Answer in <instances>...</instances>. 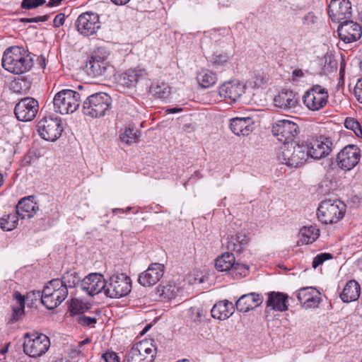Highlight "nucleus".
Segmentation results:
<instances>
[{
	"instance_id": "f257e3e1",
	"label": "nucleus",
	"mask_w": 362,
	"mask_h": 362,
	"mask_svg": "<svg viewBox=\"0 0 362 362\" xmlns=\"http://www.w3.org/2000/svg\"><path fill=\"white\" fill-rule=\"evenodd\" d=\"M2 66L7 71L14 74H21L28 71L33 66L31 57L20 47L7 48L2 57Z\"/></svg>"
},
{
	"instance_id": "f03ea898",
	"label": "nucleus",
	"mask_w": 362,
	"mask_h": 362,
	"mask_svg": "<svg viewBox=\"0 0 362 362\" xmlns=\"http://www.w3.org/2000/svg\"><path fill=\"white\" fill-rule=\"evenodd\" d=\"M112 108L111 97L103 92L93 93L83 102V112L89 117L97 119L107 115Z\"/></svg>"
},
{
	"instance_id": "7ed1b4c3",
	"label": "nucleus",
	"mask_w": 362,
	"mask_h": 362,
	"mask_svg": "<svg viewBox=\"0 0 362 362\" xmlns=\"http://www.w3.org/2000/svg\"><path fill=\"white\" fill-rule=\"evenodd\" d=\"M68 293L66 287L62 284L59 279H54L44 286L42 292L37 291V295L40 297L43 305L49 310H52L67 298Z\"/></svg>"
},
{
	"instance_id": "20e7f679",
	"label": "nucleus",
	"mask_w": 362,
	"mask_h": 362,
	"mask_svg": "<svg viewBox=\"0 0 362 362\" xmlns=\"http://www.w3.org/2000/svg\"><path fill=\"white\" fill-rule=\"evenodd\" d=\"M86 96L71 89H64L57 93L53 99L54 111L62 115L71 114L78 110L82 97Z\"/></svg>"
},
{
	"instance_id": "39448f33",
	"label": "nucleus",
	"mask_w": 362,
	"mask_h": 362,
	"mask_svg": "<svg viewBox=\"0 0 362 362\" xmlns=\"http://www.w3.org/2000/svg\"><path fill=\"white\" fill-rule=\"evenodd\" d=\"M308 151V146L303 144L296 146L289 144L280 148L277 158L281 163L287 166L298 168L309 158Z\"/></svg>"
},
{
	"instance_id": "423d86ee",
	"label": "nucleus",
	"mask_w": 362,
	"mask_h": 362,
	"mask_svg": "<svg viewBox=\"0 0 362 362\" xmlns=\"http://www.w3.org/2000/svg\"><path fill=\"white\" fill-rule=\"evenodd\" d=\"M23 351L33 358L44 355L50 347L49 338L38 332H26L24 334Z\"/></svg>"
},
{
	"instance_id": "0eeeda50",
	"label": "nucleus",
	"mask_w": 362,
	"mask_h": 362,
	"mask_svg": "<svg viewBox=\"0 0 362 362\" xmlns=\"http://www.w3.org/2000/svg\"><path fill=\"white\" fill-rule=\"evenodd\" d=\"M345 205L337 200L322 201L318 208L317 216L318 220L324 224L337 223L344 216Z\"/></svg>"
},
{
	"instance_id": "6e6552de",
	"label": "nucleus",
	"mask_w": 362,
	"mask_h": 362,
	"mask_svg": "<svg viewBox=\"0 0 362 362\" xmlns=\"http://www.w3.org/2000/svg\"><path fill=\"white\" fill-rule=\"evenodd\" d=\"M132 289L131 279L124 274L112 275L106 281L105 295L111 298L126 296Z\"/></svg>"
},
{
	"instance_id": "1a4fd4ad",
	"label": "nucleus",
	"mask_w": 362,
	"mask_h": 362,
	"mask_svg": "<svg viewBox=\"0 0 362 362\" xmlns=\"http://www.w3.org/2000/svg\"><path fill=\"white\" fill-rule=\"evenodd\" d=\"M329 94L326 88L315 85L308 89L303 97L304 105L311 111H318L328 102Z\"/></svg>"
},
{
	"instance_id": "9d476101",
	"label": "nucleus",
	"mask_w": 362,
	"mask_h": 362,
	"mask_svg": "<svg viewBox=\"0 0 362 362\" xmlns=\"http://www.w3.org/2000/svg\"><path fill=\"white\" fill-rule=\"evenodd\" d=\"M156 351L151 341H141L132 347L127 355V362H153Z\"/></svg>"
},
{
	"instance_id": "9b49d317",
	"label": "nucleus",
	"mask_w": 362,
	"mask_h": 362,
	"mask_svg": "<svg viewBox=\"0 0 362 362\" xmlns=\"http://www.w3.org/2000/svg\"><path fill=\"white\" fill-rule=\"evenodd\" d=\"M36 128L41 138L49 141H56L63 131L61 119L51 117L40 120Z\"/></svg>"
},
{
	"instance_id": "f8f14e48",
	"label": "nucleus",
	"mask_w": 362,
	"mask_h": 362,
	"mask_svg": "<svg viewBox=\"0 0 362 362\" xmlns=\"http://www.w3.org/2000/svg\"><path fill=\"white\" fill-rule=\"evenodd\" d=\"M298 126L287 119L278 120L272 127V133L283 146L291 144L298 133Z\"/></svg>"
},
{
	"instance_id": "ddd939ff",
	"label": "nucleus",
	"mask_w": 362,
	"mask_h": 362,
	"mask_svg": "<svg viewBox=\"0 0 362 362\" xmlns=\"http://www.w3.org/2000/svg\"><path fill=\"white\" fill-rule=\"evenodd\" d=\"M85 70L91 77H107L113 71V67L106 61L105 57L95 53L92 54L87 60Z\"/></svg>"
},
{
	"instance_id": "4468645a",
	"label": "nucleus",
	"mask_w": 362,
	"mask_h": 362,
	"mask_svg": "<svg viewBox=\"0 0 362 362\" xmlns=\"http://www.w3.org/2000/svg\"><path fill=\"white\" fill-rule=\"evenodd\" d=\"M305 146L308 148V157L316 160L328 156L334 147L332 139L323 136L311 139Z\"/></svg>"
},
{
	"instance_id": "2eb2a0df",
	"label": "nucleus",
	"mask_w": 362,
	"mask_h": 362,
	"mask_svg": "<svg viewBox=\"0 0 362 362\" xmlns=\"http://www.w3.org/2000/svg\"><path fill=\"white\" fill-rule=\"evenodd\" d=\"M146 76L147 72L144 69L139 67L129 69L117 77V87L119 91L132 89L136 87L139 80L144 78Z\"/></svg>"
},
{
	"instance_id": "dca6fc26",
	"label": "nucleus",
	"mask_w": 362,
	"mask_h": 362,
	"mask_svg": "<svg viewBox=\"0 0 362 362\" xmlns=\"http://www.w3.org/2000/svg\"><path fill=\"white\" fill-rule=\"evenodd\" d=\"M75 25L78 32L81 35H92L100 28L99 16L93 12L83 13L77 18Z\"/></svg>"
},
{
	"instance_id": "f3484780",
	"label": "nucleus",
	"mask_w": 362,
	"mask_h": 362,
	"mask_svg": "<svg viewBox=\"0 0 362 362\" xmlns=\"http://www.w3.org/2000/svg\"><path fill=\"white\" fill-rule=\"evenodd\" d=\"M360 158V148L356 145H348L337 154V162L341 169L350 170L358 163Z\"/></svg>"
},
{
	"instance_id": "a211bd4d",
	"label": "nucleus",
	"mask_w": 362,
	"mask_h": 362,
	"mask_svg": "<svg viewBox=\"0 0 362 362\" xmlns=\"http://www.w3.org/2000/svg\"><path fill=\"white\" fill-rule=\"evenodd\" d=\"M37 100L33 98L21 99L15 106L14 113L18 120L30 122L33 120L38 112Z\"/></svg>"
},
{
	"instance_id": "6ab92c4d",
	"label": "nucleus",
	"mask_w": 362,
	"mask_h": 362,
	"mask_svg": "<svg viewBox=\"0 0 362 362\" xmlns=\"http://www.w3.org/2000/svg\"><path fill=\"white\" fill-rule=\"evenodd\" d=\"M328 14L333 22L341 23L351 17L352 8L349 0H331Z\"/></svg>"
},
{
	"instance_id": "aec40b11",
	"label": "nucleus",
	"mask_w": 362,
	"mask_h": 362,
	"mask_svg": "<svg viewBox=\"0 0 362 362\" xmlns=\"http://www.w3.org/2000/svg\"><path fill=\"white\" fill-rule=\"evenodd\" d=\"M81 288L89 296H93L102 292L105 293L106 281L102 274L91 273L81 281Z\"/></svg>"
},
{
	"instance_id": "412c9836",
	"label": "nucleus",
	"mask_w": 362,
	"mask_h": 362,
	"mask_svg": "<svg viewBox=\"0 0 362 362\" xmlns=\"http://www.w3.org/2000/svg\"><path fill=\"white\" fill-rule=\"evenodd\" d=\"M337 32L339 38L342 41L346 43H351L361 38L362 28L356 22L346 20L340 23Z\"/></svg>"
},
{
	"instance_id": "4be33fe9",
	"label": "nucleus",
	"mask_w": 362,
	"mask_h": 362,
	"mask_svg": "<svg viewBox=\"0 0 362 362\" xmlns=\"http://www.w3.org/2000/svg\"><path fill=\"white\" fill-rule=\"evenodd\" d=\"M165 267L162 264L152 263L148 269L142 272L138 281L143 286H151L157 284L164 274Z\"/></svg>"
},
{
	"instance_id": "5701e85b",
	"label": "nucleus",
	"mask_w": 362,
	"mask_h": 362,
	"mask_svg": "<svg viewBox=\"0 0 362 362\" xmlns=\"http://www.w3.org/2000/svg\"><path fill=\"white\" fill-rule=\"evenodd\" d=\"M215 267L219 272H226L233 269L238 271L240 274H242V272L249 269V267L236 263L234 255L228 252L223 253L216 259Z\"/></svg>"
},
{
	"instance_id": "b1692460",
	"label": "nucleus",
	"mask_w": 362,
	"mask_h": 362,
	"mask_svg": "<svg viewBox=\"0 0 362 362\" xmlns=\"http://www.w3.org/2000/svg\"><path fill=\"white\" fill-rule=\"evenodd\" d=\"M297 298L305 308H317L321 301L320 293L313 287L300 288Z\"/></svg>"
},
{
	"instance_id": "393cba45",
	"label": "nucleus",
	"mask_w": 362,
	"mask_h": 362,
	"mask_svg": "<svg viewBox=\"0 0 362 362\" xmlns=\"http://www.w3.org/2000/svg\"><path fill=\"white\" fill-rule=\"evenodd\" d=\"M245 93V86L238 81H232L224 83L219 88V95L232 102L237 101Z\"/></svg>"
},
{
	"instance_id": "a878e982",
	"label": "nucleus",
	"mask_w": 362,
	"mask_h": 362,
	"mask_svg": "<svg viewBox=\"0 0 362 362\" xmlns=\"http://www.w3.org/2000/svg\"><path fill=\"white\" fill-rule=\"evenodd\" d=\"M274 105L284 110L295 109L298 106V98L289 90H283L274 99Z\"/></svg>"
},
{
	"instance_id": "bb28decb",
	"label": "nucleus",
	"mask_w": 362,
	"mask_h": 362,
	"mask_svg": "<svg viewBox=\"0 0 362 362\" xmlns=\"http://www.w3.org/2000/svg\"><path fill=\"white\" fill-rule=\"evenodd\" d=\"M263 300L264 298L261 294L250 293L241 296L236 301L235 306L239 311L246 313L259 306Z\"/></svg>"
},
{
	"instance_id": "cd10ccee",
	"label": "nucleus",
	"mask_w": 362,
	"mask_h": 362,
	"mask_svg": "<svg viewBox=\"0 0 362 362\" xmlns=\"http://www.w3.org/2000/svg\"><path fill=\"white\" fill-rule=\"evenodd\" d=\"M34 199V196H28L19 200L16 205V213L20 218H30L36 214L39 206Z\"/></svg>"
},
{
	"instance_id": "c85d7f7f",
	"label": "nucleus",
	"mask_w": 362,
	"mask_h": 362,
	"mask_svg": "<svg viewBox=\"0 0 362 362\" xmlns=\"http://www.w3.org/2000/svg\"><path fill=\"white\" fill-rule=\"evenodd\" d=\"M253 120L251 117H234L230 119V129L236 135L247 136L252 132Z\"/></svg>"
},
{
	"instance_id": "c756f323",
	"label": "nucleus",
	"mask_w": 362,
	"mask_h": 362,
	"mask_svg": "<svg viewBox=\"0 0 362 362\" xmlns=\"http://www.w3.org/2000/svg\"><path fill=\"white\" fill-rule=\"evenodd\" d=\"M268 298L266 301L267 308L272 310L284 312L288 310V295L281 292L272 291L267 293Z\"/></svg>"
},
{
	"instance_id": "7c9ffc66",
	"label": "nucleus",
	"mask_w": 362,
	"mask_h": 362,
	"mask_svg": "<svg viewBox=\"0 0 362 362\" xmlns=\"http://www.w3.org/2000/svg\"><path fill=\"white\" fill-rule=\"evenodd\" d=\"M250 239L245 233H237L226 238V245L228 250L242 252L247 246Z\"/></svg>"
},
{
	"instance_id": "2f4dec72",
	"label": "nucleus",
	"mask_w": 362,
	"mask_h": 362,
	"mask_svg": "<svg viewBox=\"0 0 362 362\" xmlns=\"http://www.w3.org/2000/svg\"><path fill=\"white\" fill-rule=\"evenodd\" d=\"M234 312L233 304L227 300H221L216 303L211 310V316L220 320L228 318Z\"/></svg>"
},
{
	"instance_id": "473e14b6",
	"label": "nucleus",
	"mask_w": 362,
	"mask_h": 362,
	"mask_svg": "<svg viewBox=\"0 0 362 362\" xmlns=\"http://www.w3.org/2000/svg\"><path fill=\"white\" fill-rule=\"evenodd\" d=\"M361 291L359 284L355 280H351L345 285L342 293L340 295L341 299L344 303H350L356 300Z\"/></svg>"
},
{
	"instance_id": "72a5a7b5",
	"label": "nucleus",
	"mask_w": 362,
	"mask_h": 362,
	"mask_svg": "<svg viewBox=\"0 0 362 362\" xmlns=\"http://www.w3.org/2000/svg\"><path fill=\"white\" fill-rule=\"evenodd\" d=\"M320 235V230L315 226H305L300 231V241L308 245L315 242Z\"/></svg>"
},
{
	"instance_id": "f704fd0d",
	"label": "nucleus",
	"mask_w": 362,
	"mask_h": 362,
	"mask_svg": "<svg viewBox=\"0 0 362 362\" xmlns=\"http://www.w3.org/2000/svg\"><path fill=\"white\" fill-rule=\"evenodd\" d=\"M197 80L199 86L203 88L213 86L216 81V74L209 70H202L197 76Z\"/></svg>"
},
{
	"instance_id": "c9c22d12",
	"label": "nucleus",
	"mask_w": 362,
	"mask_h": 362,
	"mask_svg": "<svg viewBox=\"0 0 362 362\" xmlns=\"http://www.w3.org/2000/svg\"><path fill=\"white\" fill-rule=\"evenodd\" d=\"M19 216L16 214L4 215L0 218V227L3 230L11 231L18 226Z\"/></svg>"
},
{
	"instance_id": "e433bc0d",
	"label": "nucleus",
	"mask_w": 362,
	"mask_h": 362,
	"mask_svg": "<svg viewBox=\"0 0 362 362\" xmlns=\"http://www.w3.org/2000/svg\"><path fill=\"white\" fill-rule=\"evenodd\" d=\"M13 296L17 301L18 305V307L13 308V314L9 320L10 322L13 323L19 320L21 316L23 314L24 308H25V298L18 292H15Z\"/></svg>"
},
{
	"instance_id": "4c0bfd02",
	"label": "nucleus",
	"mask_w": 362,
	"mask_h": 362,
	"mask_svg": "<svg viewBox=\"0 0 362 362\" xmlns=\"http://www.w3.org/2000/svg\"><path fill=\"white\" fill-rule=\"evenodd\" d=\"M62 284L66 287V290L72 288L76 286L81 281V277L74 271H67L65 272L61 279H59Z\"/></svg>"
},
{
	"instance_id": "58836bf2",
	"label": "nucleus",
	"mask_w": 362,
	"mask_h": 362,
	"mask_svg": "<svg viewBox=\"0 0 362 362\" xmlns=\"http://www.w3.org/2000/svg\"><path fill=\"white\" fill-rule=\"evenodd\" d=\"M140 132L133 127H129L121 134L120 139L122 142L128 144L136 143L139 141Z\"/></svg>"
},
{
	"instance_id": "ea45409f",
	"label": "nucleus",
	"mask_w": 362,
	"mask_h": 362,
	"mask_svg": "<svg viewBox=\"0 0 362 362\" xmlns=\"http://www.w3.org/2000/svg\"><path fill=\"white\" fill-rule=\"evenodd\" d=\"M151 91L154 95L161 100L167 99L170 94V86L164 83L151 87Z\"/></svg>"
},
{
	"instance_id": "a19ab883",
	"label": "nucleus",
	"mask_w": 362,
	"mask_h": 362,
	"mask_svg": "<svg viewBox=\"0 0 362 362\" xmlns=\"http://www.w3.org/2000/svg\"><path fill=\"white\" fill-rule=\"evenodd\" d=\"M346 129L352 130L358 137H362V128L359 122L353 117H347L344 121Z\"/></svg>"
},
{
	"instance_id": "79ce46f5",
	"label": "nucleus",
	"mask_w": 362,
	"mask_h": 362,
	"mask_svg": "<svg viewBox=\"0 0 362 362\" xmlns=\"http://www.w3.org/2000/svg\"><path fill=\"white\" fill-rule=\"evenodd\" d=\"M332 259V255L328 252L320 253L317 255L313 261V267L316 269L318 266L322 264L324 262Z\"/></svg>"
},
{
	"instance_id": "37998d69",
	"label": "nucleus",
	"mask_w": 362,
	"mask_h": 362,
	"mask_svg": "<svg viewBox=\"0 0 362 362\" xmlns=\"http://www.w3.org/2000/svg\"><path fill=\"white\" fill-rule=\"evenodd\" d=\"M45 2V0H23L21 4V6L23 8L32 9L43 5Z\"/></svg>"
},
{
	"instance_id": "c03bdc74",
	"label": "nucleus",
	"mask_w": 362,
	"mask_h": 362,
	"mask_svg": "<svg viewBox=\"0 0 362 362\" xmlns=\"http://www.w3.org/2000/svg\"><path fill=\"white\" fill-rule=\"evenodd\" d=\"M82 305H85L78 299H72L70 304V310L74 314H78L83 312Z\"/></svg>"
},
{
	"instance_id": "a18cd8bd",
	"label": "nucleus",
	"mask_w": 362,
	"mask_h": 362,
	"mask_svg": "<svg viewBox=\"0 0 362 362\" xmlns=\"http://www.w3.org/2000/svg\"><path fill=\"white\" fill-rule=\"evenodd\" d=\"M230 60V56L226 53L216 54L213 58L214 64L216 65H224Z\"/></svg>"
},
{
	"instance_id": "49530a36",
	"label": "nucleus",
	"mask_w": 362,
	"mask_h": 362,
	"mask_svg": "<svg viewBox=\"0 0 362 362\" xmlns=\"http://www.w3.org/2000/svg\"><path fill=\"white\" fill-rule=\"evenodd\" d=\"M49 15H44L42 16H37L34 18H23L21 20L22 22L25 23H39V22H45L47 21L49 18Z\"/></svg>"
},
{
	"instance_id": "de8ad7c7",
	"label": "nucleus",
	"mask_w": 362,
	"mask_h": 362,
	"mask_svg": "<svg viewBox=\"0 0 362 362\" xmlns=\"http://www.w3.org/2000/svg\"><path fill=\"white\" fill-rule=\"evenodd\" d=\"M78 322L81 325L90 326V325L96 323V318L83 315L78 318Z\"/></svg>"
},
{
	"instance_id": "09e8293b",
	"label": "nucleus",
	"mask_w": 362,
	"mask_h": 362,
	"mask_svg": "<svg viewBox=\"0 0 362 362\" xmlns=\"http://www.w3.org/2000/svg\"><path fill=\"white\" fill-rule=\"evenodd\" d=\"M102 358L105 360V362H115L118 361V356L116 353L112 351H107L104 353L102 356Z\"/></svg>"
},
{
	"instance_id": "8fccbe9b",
	"label": "nucleus",
	"mask_w": 362,
	"mask_h": 362,
	"mask_svg": "<svg viewBox=\"0 0 362 362\" xmlns=\"http://www.w3.org/2000/svg\"><path fill=\"white\" fill-rule=\"evenodd\" d=\"M354 92L358 101L362 103V78L358 81Z\"/></svg>"
},
{
	"instance_id": "3c124183",
	"label": "nucleus",
	"mask_w": 362,
	"mask_h": 362,
	"mask_svg": "<svg viewBox=\"0 0 362 362\" xmlns=\"http://www.w3.org/2000/svg\"><path fill=\"white\" fill-rule=\"evenodd\" d=\"M175 289V287L170 285L163 286L162 295H163L165 298H172L174 296Z\"/></svg>"
},
{
	"instance_id": "603ef678",
	"label": "nucleus",
	"mask_w": 362,
	"mask_h": 362,
	"mask_svg": "<svg viewBox=\"0 0 362 362\" xmlns=\"http://www.w3.org/2000/svg\"><path fill=\"white\" fill-rule=\"evenodd\" d=\"M65 21V15L64 13L57 14L54 21H53V26L54 28H59L64 23Z\"/></svg>"
},
{
	"instance_id": "864d4df0",
	"label": "nucleus",
	"mask_w": 362,
	"mask_h": 362,
	"mask_svg": "<svg viewBox=\"0 0 362 362\" xmlns=\"http://www.w3.org/2000/svg\"><path fill=\"white\" fill-rule=\"evenodd\" d=\"M316 16L313 14V13H307L303 18V24L310 25L315 23Z\"/></svg>"
},
{
	"instance_id": "5fc2aeb1",
	"label": "nucleus",
	"mask_w": 362,
	"mask_h": 362,
	"mask_svg": "<svg viewBox=\"0 0 362 362\" xmlns=\"http://www.w3.org/2000/svg\"><path fill=\"white\" fill-rule=\"evenodd\" d=\"M292 76H293V79H296L297 78H300V77L304 76V73L300 69H295V70H293V71L292 73Z\"/></svg>"
},
{
	"instance_id": "6e6d98bb",
	"label": "nucleus",
	"mask_w": 362,
	"mask_h": 362,
	"mask_svg": "<svg viewBox=\"0 0 362 362\" xmlns=\"http://www.w3.org/2000/svg\"><path fill=\"white\" fill-rule=\"evenodd\" d=\"M62 0H49V1L47 4V6L52 7V6H59Z\"/></svg>"
},
{
	"instance_id": "4d7b16f0",
	"label": "nucleus",
	"mask_w": 362,
	"mask_h": 362,
	"mask_svg": "<svg viewBox=\"0 0 362 362\" xmlns=\"http://www.w3.org/2000/svg\"><path fill=\"white\" fill-rule=\"evenodd\" d=\"M182 111V108H178V107L170 108V109H168L166 110V112L168 113H170V114H174V113H177V112H180Z\"/></svg>"
},
{
	"instance_id": "13d9d810",
	"label": "nucleus",
	"mask_w": 362,
	"mask_h": 362,
	"mask_svg": "<svg viewBox=\"0 0 362 362\" xmlns=\"http://www.w3.org/2000/svg\"><path fill=\"white\" fill-rule=\"evenodd\" d=\"M130 0H111V1L115 5H125Z\"/></svg>"
},
{
	"instance_id": "bf43d9fd",
	"label": "nucleus",
	"mask_w": 362,
	"mask_h": 362,
	"mask_svg": "<svg viewBox=\"0 0 362 362\" xmlns=\"http://www.w3.org/2000/svg\"><path fill=\"white\" fill-rule=\"evenodd\" d=\"M90 341H90V339L89 338H86L84 340H83V341L79 342L78 347L81 348L83 345L90 343Z\"/></svg>"
},
{
	"instance_id": "052dcab7",
	"label": "nucleus",
	"mask_w": 362,
	"mask_h": 362,
	"mask_svg": "<svg viewBox=\"0 0 362 362\" xmlns=\"http://www.w3.org/2000/svg\"><path fill=\"white\" fill-rule=\"evenodd\" d=\"M7 351H8V348L7 347H4V348H3V349H1L0 350V353L2 355H4Z\"/></svg>"
},
{
	"instance_id": "680f3d73",
	"label": "nucleus",
	"mask_w": 362,
	"mask_h": 362,
	"mask_svg": "<svg viewBox=\"0 0 362 362\" xmlns=\"http://www.w3.org/2000/svg\"><path fill=\"white\" fill-rule=\"evenodd\" d=\"M74 353H75L76 354H77V355H78V354H80L81 353V349H80V348H79V347H78V349H75V350H74Z\"/></svg>"
},
{
	"instance_id": "e2e57ef3",
	"label": "nucleus",
	"mask_w": 362,
	"mask_h": 362,
	"mask_svg": "<svg viewBox=\"0 0 362 362\" xmlns=\"http://www.w3.org/2000/svg\"><path fill=\"white\" fill-rule=\"evenodd\" d=\"M2 184H3V176L0 173V187L2 185Z\"/></svg>"
},
{
	"instance_id": "0e129e2a",
	"label": "nucleus",
	"mask_w": 362,
	"mask_h": 362,
	"mask_svg": "<svg viewBox=\"0 0 362 362\" xmlns=\"http://www.w3.org/2000/svg\"><path fill=\"white\" fill-rule=\"evenodd\" d=\"M122 210L121 209H112V211L115 213L116 211H122Z\"/></svg>"
},
{
	"instance_id": "69168bd1",
	"label": "nucleus",
	"mask_w": 362,
	"mask_h": 362,
	"mask_svg": "<svg viewBox=\"0 0 362 362\" xmlns=\"http://www.w3.org/2000/svg\"><path fill=\"white\" fill-rule=\"evenodd\" d=\"M360 69L362 71V59H361V61L360 62Z\"/></svg>"
},
{
	"instance_id": "338daca9",
	"label": "nucleus",
	"mask_w": 362,
	"mask_h": 362,
	"mask_svg": "<svg viewBox=\"0 0 362 362\" xmlns=\"http://www.w3.org/2000/svg\"><path fill=\"white\" fill-rule=\"evenodd\" d=\"M130 209H131V208H130V207H127V208L126 209V211H130Z\"/></svg>"
},
{
	"instance_id": "774afa93",
	"label": "nucleus",
	"mask_w": 362,
	"mask_h": 362,
	"mask_svg": "<svg viewBox=\"0 0 362 362\" xmlns=\"http://www.w3.org/2000/svg\"><path fill=\"white\" fill-rule=\"evenodd\" d=\"M358 262L359 263L362 262V257H361V258H360V259H358Z\"/></svg>"
}]
</instances>
